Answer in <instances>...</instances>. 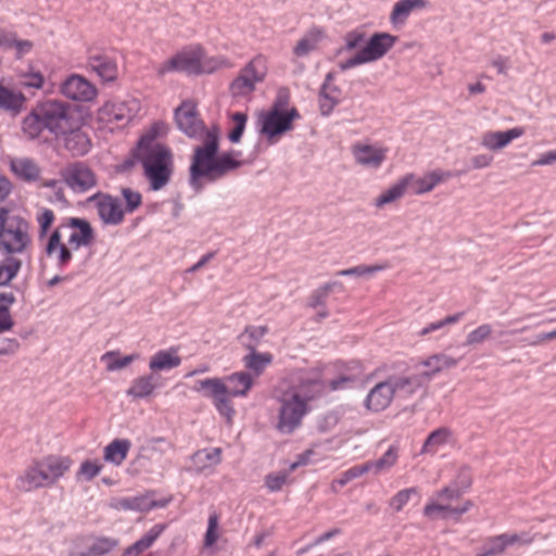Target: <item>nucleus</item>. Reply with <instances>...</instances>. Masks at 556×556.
Wrapping results in <instances>:
<instances>
[{"mask_svg": "<svg viewBox=\"0 0 556 556\" xmlns=\"http://www.w3.org/2000/svg\"><path fill=\"white\" fill-rule=\"evenodd\" d=\"M142 105L137 98L106 102L98 113L99 121L116 127L127 126L139 116Z\"/></svg>", "mask_w": 556, "mask_h": 556, "instance_id": "obj_12", "label": "nucleus"}, {"mask_svg": "<svg viewBox=\"0 0 556 556\" xmlns=\"http://www.w3.org/2000/svg\"><path fill=\"white\" fill-rule=\"evenodd\" d=\"M138 358L139 354H130L121 357L119 352L109 351L101 356V362L105 364V367L109 371H116L127 367Z\"/></svg>", "mask_w": 556, "mask_h": 556, "instance_id": "obj_44", "label": "nucleus"}, {"mask_svg": "<svg viewBox=\"0 0 556 556\" xmlns=\"http://www.w3.org/2000/svg\"><path fill=\"white\" fill-rule=\"evenodd\" d=\"M365 40V35L362 31L353 30L344 36V48L345 51H352L359 47Z\"/></svg>", "mask_w": 556, "mask_h": 556, "instance_id": "obj_57", "label": "nucleus"}, {"mask_svg": "<svg viewBox=\"0 0 556 556\" xmlns=\"http://www.w3.org/2000/svg\"><path fill=\"white\" fill-rule=\"evenodd\" d=\"M122 195L126 202L127 212H134L141 204V194L129 188L122 189Z\"/></svg>", "mask_w": 556, "mask_h": 556, "instance_id": "obj_55", "label": "nucleus"}, {"mask_svg": "<svg viewBox=\"0 0 556 556\" xmlns=\"http://www.w3.org/2000/svg\"><path fill=\"white\" fill-rule=\"evenodd\" d=\"M455 438L453 431L447 427H441L429 433L420 453L435 455L444 447L454 444Z\"/></svg>", "mask_w": 556, "mask_h": 556, "instance_id": "obj_28", "label": "nucleus"}, {"mask_svg": "<svg viewBox=\"0 0 556 556\" xmlns=\"http://www.w3.org/2000/svg\"><path fill=\"white\" fill-rule=\"evenodd\" d=\"M130 447L131 442L128 439H115L104 447L103 458L110 464L121 466L127 458Z\"/></svg>", "mask_w": 556, "mask_h": 556, "instance_id": "obj_37", "label": "nucleus"}, {"mask_svg": "<svg viewBox=\"0 0 556 556\" xmlns=\"http://www.w3.org/2000/svg\"><path fill=\"white\" fill-rule=\"evenodd\" d=\"M60 175L64 184L76 193H85L98 185L96 173L84 162L67 164Z\"/></svg>", "mask_w": 556, "mask_h": 556, "instance_id": "obj_15", "label": "nucleus"}, {"mask_svg": "<svg viewBox=\"0 0 556 556\" xmlns=\"http://www.w3.org/2000/svg\"><path fill=\"white\" fill-rule=\"evenodd\" d=\"M267 331L268 328L266 326H249L240 334L239 339L249 351L256 350Z\"/></svg>", "mask_w": 556, "mask_h": 556, "instance_id": "obj_47", "label": "nucleus"}, {"mask_svg": "<svg viewBox=\"0 0 556 556\" xmlns=\"http://www.w3.org/2000/svg\"><path fill=\"white\" fill-rule=\"evenodd\" d=\"M165 130L163 124H154L139 140L135 156L142 165L143 174L152 190L163 189L173 173V157L168 148L157 141Z\"/></svg>", "mask_w": 556, "mask_h": 556, "instance_id": "obj_3", "label": "nucleus"}, {"mask_svg": "<svg viewBox=\"0 0 556 556\" xmlns=\"http://www.w3.org/2000/svg\"><path fill=\"white\" fill-rule=\"evenodd\" d=\"M463 316H464V313L459 312L454 315L446 316L443 319L430 323L428 326H429V329L431 330V332L438 331V330L443 329L446 326L454 325V324L458 323L463 318Z\"/></svg>", "mask_w": 556, "mask_h": 556, "instance_id": "obj_59", "label": "nucleus"}, {"mask_svg": "<svg viewBox=\"0 0 556 556\" xmlns=\"http://www.w3.org/2000/svg\"><path fill=\"white\" fill-rule=\"evenodd\" d=\"M61 92L68 99L81 102L91 101L97 96L96 87L77 74L71 75L63 81Z\"/></svg>", "mask_w": 556, "mask_h": 556, "instance_id": "obj_18", "label": "nucleus"}, {"mask_svg": "<svg viewBox=\"0 0 556 556\" xmlns=\"http://www.w3.org/2000/svg\"><path fill=\"white\" fill-rule=\"evenodd\" d=\"M22 260L18 257H4L0 261V287H8L18 275L22 268Z\"/></svg>", "mask_w": 556, "mask_h": 556, "instance_id": "obj_41", "label": "nucleus"}, {"mask_svg": "<svg viewBox=\"0 0 556 556\" xmlns=\"http://www.w3.org/2000/svg\"><path fill=\"white\" fill-rule=\"evenodd\" d=\"M389 266L387 264H376V265H358L355 267L341 269L337 271V276H344V277H368L371 276L378 271L387 269Z\"/></svg>", "mask_w": 556, "mask_h": 556, "instance_id": "obj_49", "label": "nucleus"}, {"mask_svg": "<svg viewBox=\"0 0 556 556\" xmlns=\"http://www.w3.org/2000/svg\"><path fill=\"white\" fill-rule=\"evenodd\" d=\"M254 384L253 377L247 371H237L225 377L198 380L193 391L211 399L215 409L228 422L235 416L232 397H245Z\"/></svg>", "mask_w": 556, "mask_h": 556, "instance_id": "obj_4", "label": "nucleus"}, {"mask_svg": "<svg viewBox=\"0 0 556 556\" xmlns=\"http://www.w3.org/2000/svg\"><path fill=\"white\" fill-rule=\"evenodd\" d=\"M412 177L403 176L396 182L391 185L388 189L383 190L374 202L377 208H382L404 197L409 188Z\"/></svg>", "mask_w": 556, "mask_h": 556, "instance_id": "obj_33", "label": "nucleus"}, {"mask_svg": "<svg viewBox=\"0 0 556 556\" xmlns=\"http://www.w3.org/2000/svg\"><path fill=\"white\" fill-rule=\"evenodd\" d=\"M459 492L451 486H445L435 491L428 500L422 509L424 516L429 520L446 519L455 517L458 519L471 506L470 502H466L460 507H453L450 503H441L442 498H458Z\"/></svg>", "mask_w": 556, "mask_h": 556, "instance_id": "obj_13", "label": "nucleus"}, {"mask_svg": "<svg viewBox=\"0 0 556 556\" xmlns=\"http://www.w3.org/2000/svg\"><path fill=\"white\" fill-rule=\"evenodd\" d=\"M355 163L367 169H379L387 160L389 148L380 143L358 141L351 148Z\"/></svg>", "mask_w": 556, "mask_h": 556, "instance_id": "obj_16", "label": "nucleus"}, {"mask_svg": "<svg viewBox=\"0 0 556 556\" xmlns=\"http://www.w3.org/2000/svg\"><path fill=\"white\" fill-rule=\"evenodd\" d=\"M17 76L24 88L41 89L45 85L42 73L34 64H29L26 70L20 71Z\"/></svg>", "mask_w": 556, "mask_h": 556, "instance_id": "obj_45", "label": "nucleus"}, {"mask_svg": "<svg viewBox=\"0 0 556 556\" xmlns=\"http://www.w3.org/2000/svg\"><path fill=\"white\" fill-rule=\"evenodd\" d=\"M232 129L228 134V139L232 143H237L241 140V137L244 132L248 115L242 112L232 113L231 116Z\"/></svg>", "mask_w": 556, "mask_h": 556, "instance_id": "obj_50", "label": "nucleus"}, {"mask_svg": "<svg viewBox=\"0 0 556 556\" xmlns=\"http://www.w3.org/2000/svg\"><path fill=\"white\" fill-rule=\"evenodd\" d=\"M288 479L287 472L270 473L265 477V485L270 492H277L282 489Z\"/></svg>", "mask_w": 556, "mask_h": 556, "instance_id": "obj_54", "label": "nucleus"}, {"mask_svg": "<svg viewBox=\"0 0 556 556\" xmlns=\"http://www.w3.org/2000/svg\"><path fill=\"white\" fill-rule=\"evenodd\" d=\"M414 497H420V492L417 486L402 489L389 500V507L394 513H400Z\"/></svg>", "mask_w": 556, "mask_h": 556, "instance_id": "obj_46", "label": "nucleus"}, {"mask_svg": "<svg viewBox=\"0 0 556 556\" xmlns=\"http://www.w3.org/2000/svg\"><path fill=\"white\" fill-rule=\"evenodd\" d=\"M181 358L176 349L160 350L150 357L149 368L151 371H164L176 368L180 365Z\"/></svg>", "mask_w": 556, "mask_h": 556, "instance_id": "obj_36", "label": "nucleus"}, {"mask_svg": "<svg viewBox=\"0 0 556 556\" xmlns=\"http://www.w3.org/2000/svg\"><path fill=\"white\" fill-rule=\"evenodd\" d=\"M366 472H368V467L366 466V464H362L359 466L352 467L342 475V478L340 480H338V482L341 485H344L349 481H351L355 478H358Z\"/></svg>", "mask_w": 556, "mask_h": 556, "instance_id": "obj_61", "label": "nucleus"}, {"mask_svg": "<svg viewBox=\"0 0 556 556\" xmlns=\"http://www.w3.org/2000/svg\"><path fill=\"white\" fill-rule=\"evenodd\" d=\"M283 104L285 101L279 98L269 111L258 115L260 132L269 143H276L293 128V121L300 118L296 109L283 110Z\"/></svg>", "mask_w": 556, "mask_h": 556, "instance_id": "obj_9", "label": "nucleus"}, {"mask_svg": "<svg viewBox=\"0 0 556 556\" xmlns=\"http://www.w3.org/2000/svg\"><path fill=\"white\" fill-rule=\"evenodd\" d=\"M458 359L447 354L439 353L429 356L428 358L420 362V365L426 367L427 370L420 372L426 381L430 380L434 375L440 371L457 366Z\"/></svg>", "mask_w": 556, "mask_h": 556, "instance_id": "obj_34", "label": "nucleus"}, {"mask_svg": "<svg viewBox=\"0 0 556 556\" xmlns=\"http://www.w3.org/2000/svg\"><path fill=\"white\" fill-rule=\"evenodd\" d=\"M394 397L408 399L422 386L426 380L420 374L410 376H392L390 377Z\"/></svg>", "mask_w": 556, "mask_h": 556, "instance_id": "obj_29", "label": "nucleus"}, {"mask_svg": "<svg viewBox=\"0 0 556 556\" xmlns=\"http://www.w3.org/2000/svg\"><path fill=\"white\" fill-rule=\"evenodd\" d=\"M244 366L260 376L264 369L271 364L273 355L270 353H260L256 350H250V353L243 358Z\"/></svg>", "mask_w": 556, "mask_h": 556, "instance_id": "obj_42", "label": "nucleus"}, {"mask_svg": "<svg viewBox=\"0 0 556 556\" xmlns=\"http://www.w3.org/2000/svg\"><path fill=\"white\" fill-rule=\"evenodd\" d=\"M522 127H513L505 131L488 130L480 136V146L489 151H498L508 147L513 140L523 136Z\"/></svg>", "mask_w": 556, "mask_h": 556, "instance_id": "obj_19", "label": "nucleus"}, {"mask_svg": "<svg viewBox=\"0 0 556 556\" xmlns=\"http://www.w3.org/2000/svg\"><path fill=\"white\" fill-rule=\"evenodd\" d=\"M34 48V43L27 39H18L15 38L11 50L14 51L15 58L22 59L24 55H27L31 52Z\"/></svg>", "mask_w": 556, "mask_h": 556, "instance_id": "obj_58", "label": "nucleus"}, {"mask_svg": "<svg viewBox=\"0 0 556 556\" xmlns=\"http://www.w3.org/2000/svg\"><path fill=\"white\" fill-rule=\"evenodd\" d=\"M160 378L153 374L139 376L132 380L126 394L135 400L147 399L153 396L157 389L161 388Z\"/></svg>", "mask_w": 556, "mask_h": 556, "instance_id": "obj_26", "label": "nucleus"}, {"mask_svg": "<svg viewBox=\"0 0 556 556\" xmlns=\"http://www.w3.org/2000/svg\"><path fill=\"white\" fill-rule=\"evenodd\" d=\"M217 530H218V516L216 514H212L208 517V525H207V530L205 533L204 543L206 546H212L213 544L216 543V541L218 540Z\"/></svg>", "mask_w": 556, "mask_h": 556, "instance_id": "obj_56", "label": "nucleus"}, {"mask_svg": "<svg viewBox=\"0 0 556 556\" xmlns=\"http://www.w3.org/2000/svg\"><path fill=\"white\" fill-rule=\"evenodd\" d=\"M397 458V448L395 446H390L381 457L365 464L368 467V472L380 475L388 472L396 464Z\"/></svg>", "mask_w": 556, "mask_h": 556, "instance_id": "obj_40", "label": "nucleus"}, {"mask_svg": "<svg viewBox=\"0 0 556 556\" xmlns=\"http://www.w3.org/2000/svg\"><path fill=\"white\" fill-rule=\"evenodd\" d=\"M427 5V0H399L390 13V23L395 27L403 26L413 12L421 11Z\"/></svg>", "mask_w": 556, "mask_h": 556, "instance_id": "obj_27", "label": "nucleus"}, {"mask_svg": "<svg viewBox=\"0 0 556 556\" xmlns=\"http://www.w3.org/2000/svg\"><path fill=\"white\" fill-rule=\"evenodd\" d=\"M14 326V321L7 306L0 305V333L10 331Z\"/></svg>", "mask_w": 556, "mask_h": 556, "instance_id": "obj_62", "label": "nucleus"}, {"mask_svg": "<svg viewBox=\"0 0 556 556\" xmlns=\"http://www.w3.org/2000/svg\"><path fill=\"white\" fill-rule=\"evenodd\" d=\"M231 63L223 55L208 56L200 45H190L177 51L173 56L162 62L156 73L165 76L169 73H184L187 75L212 74Z\"/></svg>", "mask_w": 556, "mask_h": 556, "instance_id": "obj_6", "label": "nucleus"}, {"mask_svg": "<svg viewBox=\"0 0 556 556\" xmlns=\"http://www.w3.org/2000/svg\"><path fill=\"white\" fill-rule=\"evenodd\" d=\"M25 103V97L0 84V110L17 114Z\"/></svg>", "mask_w": 556, "mask_h": 556, "instance_id": "obj_39", "label": "nucleus"}, {"mask_svg": "<svg viewBox=\"0 0 556 556\" xmlns=\"http://www.w3.org/2000/svg\"><path fill=\"white\" fill-rule=\"evenodd\" d=\"M266 74V59L263 55L253 58L230 83L229 92L231 97L243 100L250 99L256 85L265 79Z\"/></svg>", "mask_w": 556, "mask_h": 556, "instance_id": "obj_11", "label": "nucleus"}, {"mask_svg": "<svg viewBox=\"0 0 556 556\" xmlns=\"http://www.w3.org/2000/svg\"><path fill=\"white\" fill-rule=\"evenodd\" d=\"M70 456L50 454L36 459L17 478V488L24 492L54 485L72 468Z\"/></svg>", "mask_w": 556, "mask_h": 556, "instance_id": "obj_7", "label": "nucleus"}, {"mask_svg": "<svg viewBox=\"0 0 556 556\" xmlns=\"http://www.w3.org/2000/svg\"><path fill=\"white\" fill-rule=\"evenodd\" d=\"M22 129L24 134L30 139L39 137L42 130L46 129L43 119L39 114L38 105H36L31 112L23 119Z\"/></svg>", "mask_w": 556, "mask_h": 556, "instance_id": "obj_43", "label": "nucleus"}, {"mask_svg": "<svg viewBox=\"0 0 556 556\" xmlns=\"http://www.w3.org/2000/svg\"><path fill=\"white\" fill-rule=\"evenodd\" d=\"M93 239V230L88 220L79 217H65L51 231L47 247V256L56 260L65 267L72 260V251L87 247Z\"/></svg>", "mask_w": 556, "mask_h": 556, "instance_id": "obj_5", "label": "nucleus"}, {"mask_svg": "<svg viewBox=\"0 0 556 556\" xmlns=\"http://www.w3.org/2000/svg\"><path fill=\"white\" fill-rule=\"evenodd\" d=\"M61 136H64L65 149L74 156H83L90 151L91 141L88 135L83 129L75 127L74 122L72 127Z\"/></svg>", "mask_w": 556, "mask_h": 556, "instance_id": "obj_25", "label": "nucleus"}, {"mask_svg": "<svg viewBox=\"0 0 556 556\" xmlns=\"http://www.w3.org/2000/svg\"><path fill=\"white\" fill-rule=\"evenodd\" d=\"M325 391L318 372L299 371L281 381L273 393L277 403L275 429L285 435L294 433Z\"/></svg>", "mask_w": 556, "mask_h": 556, "instance_id": "obj_2", "label": "nucleus"}, {"mask_svg": "<svg viewBox=\"0 0 556 556\" xmlns=\"http://www.w3.org/2000/svg\"><path fill=\"white\" fill-rule=\"evenodd\" d=\"M10 168L18 179L26 182L38 181L41 176V168L39 165L28 157L11 159Z\"/></svg>", "mask_w": 556, "mask_h": 556, "instance_id": "obj_31", "label": "nucleus"}, {"mask_svg": "<svg viewBox=\"0 0 556 556\" xmlns=\"http://www.w3.org/2000/svg\"><path fill=\"white\" fill-rule=\"evenodd\" d=\"M88 201L94 205L103 224L116 226L124 220L125 212L118 199L99 192L90 197Z\"/></svg>", "mask_w": 556, "mask_h": 556, "instance_id": "obj_17", "label": "nucleus"}, {"mask_svg": "<svg viewBox=\"0 0 556 556\" xmlns=\"http://www.w3.org/2000/svg\"><path fill=\"white\" fill-rule=\"evenodd\" d=\"M529 542L530 540L525 533H503L489 538L483 545L491 556H496L503 554L510 546L523 545Z\"/></svg>", "mask_w": 556, "mask_h": 556, "instance_id": "obj_24", "label": "nucleus"}, {"mask_svg": "<svg viewBox=\"0 0 556 556\" xmlns=\"http://www.w3.org/2000/svg\"><path fill=\"white\" fill-rule=\"evenodd\" d=\"M31 237L28 222L9 210L0 208V253L18 257L29 250Z\"/></svg>", "mask_w": 556, "mask_h": 556, "instance_id": "obj_8", "label": "nucleus"}, {"mask_svg": "<svg viewBox=\"0 0 556 556\" xmlns=\"http://www.w3.org/2000/svg\"><path fill=\"white\" fill-rule=\"evenodd\" d=\"M556 163V150L542 153L540 157L531 163L532 166H546Z\"/></svg>", "mask_w": 556, "mask_h": 556, "instance_id": "obj_64", "label": "nucleus"}, {"mask_svg": "<svg viewBox=\"0 0 556 556\" xmlns=\"http://www.w3.org/2000/svg\"><path fill=\"white\" fill-rule=\"evenodd\" d=\"M318 447H320V445L315 444L313 447H311V448L306 450L304 453L300 454L298 456V459L290 465V470L292 471L300 466H304V465L313 463L314 460L312 459V457L317 454L316 450Z\"/></svg>", "mask_w": 556, "mask_h": 556, "instance_id": "obj_60", "label": "nucleus"}, {"mask_svg": "<svg viewBox=\"0 0 556 556\" xmlns=\"http://www.w3.org/2000/svg\"><path fill=\"white\" fill-rule=\"evenodd\" d=\"M55 222V213L48 207L39 206L35 213V223L37 225V240L42 245L47 254V247L51 238V227Z\"/></svg>", "mask_w": 556, "mask_h": 556, "instance_id": "obj_30", "label": "nucleus"}, {"mask_svg": "<svg viewBox=\"0 0 556 556\" xmlns=\"http://www.w3.org/2000/svg\"><path fill=\"white\" fill-rule=\"evenodd\" d=\"M175 119L187 136H203V146L195 148L190 165L189 184L194 191H201L206 184L223 179L242 165L239 151L217 154L219 129L217 126L204 129L193 101H184L175 111Z\"/></svg>", "mask_w": 556, "mask_h": 556, "instance_id": "obj_1", "label": "nucleus"}, {"mask_svg": "<svg viewBox=\"0 0 556 556\" xmlns=\"http://www.w3.org/2000/svg\"><path fill=\"white\" fill-rule=\"evenodd\" d=\"M89 65L103 81H114L118 76V66L114 59L104 54H93L89 58Z\"/></svg>", "mask_w": 556, "mask_h": 556, "instance_id": "obj_32", "label": "nucleus"}, {"mask_svg": "<svg viewBox=\"0 0 556 556\" xmlns=\"http://www.w3.org/2000/svg\"><path fill=\"white\" fill-rule=\"evenodd\" d=\"M192 469L197 473L212 475L222 463V448L211 447L197 451L191 456Z\"/></svg>", "mask_w": 556, "mask_h": 556, "instance_id": "obj_22", "label": "nucleus"}, {"mask_svg": "<svg viewBox=\"0 0 556 556\" xmlns=\"http://www.w3.org/2000/svg\"><path fill=\"white\" fill-rule=\"evenodd\" d=\"M334 74L328 73L319 92V110L323 116H329L340 103L342 91L333 84Z\"/></svg>", "mask_w": 556, "mask_h": 556, "instance_id": "obj_23", "label": "nucleus"}, {"mask_svg": "<svg viewBox=\"0 0 556 556\" xmlns=\"http://www.w3.org/2000/svg\"><path fill=\"white\" fill-rule=\"evenodd\" d=\"M325 36L326 31L323 27H311L298 41L293 49V53L299 58L308 55L311 52L317 49L319 42L325 38Z\"/></svg>", "mask_w": 556, "mask_h": 556, "instance_id": "obj_35", "label": "nucleus"}, {"mask_svg": "<svg viewBox=\"0 0 556 556\" xmlns=\"http://www.w3.org/2000/svg\"><path fill=\"white\" fill-rule=\"evenodd\" d=\"M493 162V156L481 153L471 157L470 163L473 169H482L489 167Z\"/></svg>", "mask_w": 556, "mask_h": 556, "instance_id": "obj_63", "label": "nucleus"}, {"mask_svg": "<svg viewBox=\"0 0 556 556\" xmlns=\"http://www.w3.org/2000/svg\"><path fill=\"white\" fill-rule=\"evenodd\" d=\"M393 399L394 390L392 389L390 378H388L384 381L378 382L369 390L364 404L368 410L379 413L388 408Z\"/></svg>", "mask_w": 556, "mask_h": 556, "instance_id": "obj_20", "label": "nucleus"}, {"mask_svg": "<svg viewBox=\"0 0 556 556\" xmlns=\"http://www.w3.org/2000/svg\"><path fill=\"white\" fill-rule=\"evenodd\" d=\"M493 332L490 324H481L476 329L468 332L465 340V345H479L490 339Z\"/></svg>", "mask_w": 556, "mask_h": 556, "instance_id": "obj_51", "label": "nucleus"}, {"mask_svg": "<svg viewBox=\"0 0 556 556\" xmlns=\"http://www.w3.org/2000/svg\"><path fill=\"white\" fill-rule=\"evenodd\" d=\"M39 114L43 119L46 129L55 136L65 134L74 122L68 106L61 101L48 100L38 104Z\"/></svg>", "mask_w": 556, "mask_h": 556, "instance_id": "obj_14", "label": "nucleus"}, {"mask_svg": "<svg viewBox=\"0 0 556 556\" xmlns=\"http://www.w3.org/2000/svg\"><path fill=\"white\" fill-rule=\"evenodd\" d=\"M410 176V185L415 194H424L432 191L438 185L448 180L453 175L448 170L434 169L430 170L422 176H416L414 174H407Z\"/></svg>", "mask_w": 556, "mask_h": 556, "instance_id": "obj_21", "label": "nucleus"}, {"mask_svg": "<svg viewBox=\"0 0 556 556\" xmlns=\"http://www.w3.org/2000/svg\"><path fill=\"white\" fill-rule=\"evenodd\" d=\"M152 506V502L144 495L115 498L111 503V507L116 510L148 511Z\"/></svg>", "mask_w": 556, "mask_h": 556, "instance_id": "obj_38", "label": "nucleus"}, {"mask_svg": "<svg viewBox=\"0 0 556 556\" xmlns=\"http://www.w3.org/2000/svg\"><path fill=\"white\" fill-rule=\"evenodd\" d=\"M117 542L111 538H100L97 539L91 546L89 547V556H102L109 552H111Z\"/></svg>", "mask_w": 556, "mask_h": 556, "instance_id": "obj_52", "label": "nucleus"}, {"mask_svg": "<svg viewBox=\"0 0 556 556\" xmlns=\"http://www.w3.org/2000/svg\"><path fill=\"white\" fill-rule=\"evenodd\" d=\"M397 37L389 33H375L365 46L353 56L338 63L341 71L381 60L395 45Z\"/></svg>", "mask_w": 556, "mask_h": 556, "instance_id": "obj_10", "label": "nucleus"}, {"mask_svg": "<svg viewBox=\"0 0 556 556\" xmlns=\"http://www.w3.org/2000/svg\"><path fill=\"white\" fill-rule=\"evenodd\" d=\"M103 469V464L99 459H86L84 460L76 473L75 479L78 482H88L96 478Z\"/></svg>", "mask_w": 556, "mask_h": 556, "instance_id": "obj_48", "label": "nucleus"}, {"mask_svg": "<svg viewBox=\"0 0 556 556\" xmlns=\"http://www.w3.org/2000/svg\"><path fill=\"white\" fill-rule=\"evenodd\" d=\"M164 525L153 526L140 540L136 541L142 549H148L164 531Z\"/></svg>", "mask_w": 556, "mask_h": 556, "instance_id": "obj_53", "label": "nucleus"}]
</instances>
